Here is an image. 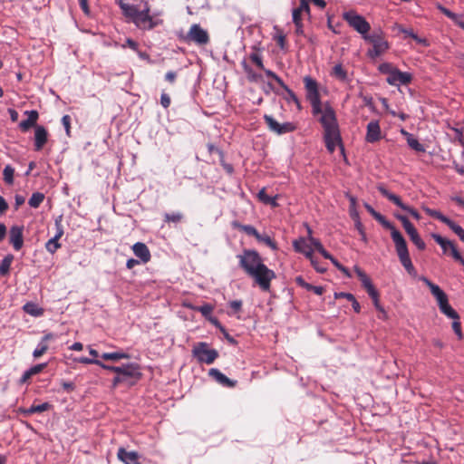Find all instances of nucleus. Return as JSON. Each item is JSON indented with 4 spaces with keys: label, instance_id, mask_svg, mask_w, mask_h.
<instances>
[{
    "label": "nucleus",
    "instance_id": "obj_18",
    "mask_svg": "<svg viewBox=\"0 0 464 464\" xmlns=\"http://www.w3.org/2000/svg\"><path fill=\"white\" fill-rule=\"evenodd\" d=\"M9 242L14 249L19 251L24 246V227L13 226L9 230Z\"/></svg>",
    "mask_w": 464,
    "mask_h": 464
},
{
    "label": "nucleus",
    "instance_id": "obj_29",
    "mask_svg": "<svg viewBox=\"0 0 464 464\" xmlns=\"http://www.w3.org/2000/svg\"><path fill=\"white\" fill-rule=\"evenodd\" d=\"M330 75L341 82H346L348 80L347 72L343 69L341 63L335 64L333 67Z\"/></svg>",
    "mask_w": 464,
    "mask_h": 464
},
{
    "label": "nucleus",
    "instance_id": "obj_59",
    "mask_svg": "<svg viewBox=\"0 0 464 464\" xmlns=\"http://www.w3.org/2000/svg\"><path fill=\"white\" fill-rule=\"evenodd\" d=\"M55 227H56V233L53 237L60 239L63 235V227L61 224L60 219L55 220Z\"/></svg>",
    "mask_w": 464,
    "mask_h": 464
},
{
    "label": "nucleus",
    "instance_id": "obj_23",
    "mask_svg": "<svg viewBox=\"0 0 464 464\" xmlns=\"http://www.w3.org/2000/svg\"><path fill=\"white\" fill-rule=\"evenodd\" d=\"M353 269H354V272L356 273L357 276L359 277L362 286L367 291L368 295H374V292L377 290L373 286L371 279L366 275V273L363 270H362L358 266H354Z\"/></svg>",
    "mask_w": 464,
    "mask_h": 464
},
{
    "label": "nucleus",
    "instance_id": "obj_7",
    "mask_svg": "<svg viewBox=\"0 0 464 464\" xmlns=\"http://www.w3.org/2000/svg\"><path fill=\"white\" fill-rule=\"evenodd\" d=\"M343 17L347 22L349 26H351L353 30L359 33L362 36V38H364V36H366L369 34V31L371 29L370 24L362 15L358 14L355 11L350 10L344 12L343 14Z\"/></svg>",
    "mask_w": 464,
    "mask_h": 464
},
{
    "label": "nucleus",
    "instance_id": "obj_61",
    "mask_svg": "<svg viewBox=\"0 0 464 464\" xmlns=\"http://www.w3.org/2000/svg\"><path fill=\"white\" fill-rule=\"evenodd\" d=\"M309 242L313 249H315L316 251H319L323 247V245L321 244L320 240L314 237H310Z\"/></svg>",
    "mask_w": 464,
    "mask_h": 464
},
{
    "label": "nucleus",
    "instance_id": "obj_31",
    "mask_svg": "<svg viewBox=\"0 0 464 464\" xmlns=\"http://www.w3.org/2000/svg\"><path fill=\"white\" fill-rule=\"evenodd\" d=\"M232 227L245 232L248 236L257 237L258 231L251 225H242L237 221H233Z\"/></svg>",
    "mask_w": 464,
    "mask_h": 464
},
{
    "label": "nucleus",
    "instance_id": "obj_63",
    "mask_svg": "<svg viewBox=\"0 0 464 464\" xmlns=\"http://www.w3.org/2000/svg\"><path fill=\"white\" fill-rule=\"evenodd\" d=\"M301 16H302V13L295 8L292 12V17H293L294 24L302 22Z\"/></svg>",
    "mask_w": 464,
    "mask_h": 464
},
{
    "label": "nucleus",
    "instance_id": "obj_51",
    "mask_svg": "<svg viewBox=\"0 0 464 464\" xmlns=\"http://www.w3.org/2000/svg\"><path fill=\"white\" fill-rule=\"evenodd\" d=\"M452 329L454 333L457 334L458 338L461 340L463 335L461 332L460 322L459 321V319H454V322L452 323Z\"/></svg>",
    "mask_w": 464,
    "mask_h": 464
},
{
    "label": "nucleus",
    "instance_id": "obj_4",
    "mask_svg": "<svg viewBox=\"0 0 464 464\" xmlns=\"http://www.w3.org/2000/svg\"><path fill=\"white\" fill-rule=\"evenodd\" d=\"M420 280L430 288L432 295L438 302L441 313L450 318L459 319L458 313L450 305L447 295L439 285H435L425 276H420Z\"/></svg>",
    "mask_w": 464,
    "mask_h": 464
},
{
    "label": "nucleus",
    "instance_id": "obj_6",
    "mask_svg": "<svg viewBox=\"0 0 464 464\" xmlns=\"http://www.w3.org/2000/svg\"><path fill=\"white\" fill-rule=\"evenodd\" d=\"M363 39L372 45V48L367 53L368 56L372 59L383 54L390 47L381 30L368 34Z\"/></svg>",
    "mask_w": 464,
    "mask_h": 464
},
{
    "label": "nucleus",
    "instance_id": "obj_36",
    "mask_svg": "<svg viewBox=\"0 0 464 464\" xmlns=\"http://www.w3.org/2000/svg\"><path fill=\"white\" fill-rule=\"evenodd\" d=\"M256 239L258 242L266 244L271 249L276 250L277 248L276 243L268 236V235H261L259 232Z\"/></svg>",
    "mask_w": 464,
    "mask_h": 464
},
{
    "label": "nucleus",
    "instance_id": "obj_15",
    "mask_svg": "<svg viewBox=\"0 0 464 464\" xmlns=\"http://www.w3.org/2000/svg\"><path fill=\"white\" fill-rule=\"evenodd\" d=\"M265 122L266 123L268 129L278 135L288 133L294 131L296 127L292 122H284L279 123L276 121L271 115H264Z\"/></svg>",
    "mask_w": 464,
    "mask_h": 464
},
{
    "label": "nucleus",
    "instance_id": "obj_50",
    "mask_svg": "<svg viewBox=\"0 0 464 464\" xmlns=\"http://www.w3.org/2000/svg\"><path fill=\"white\" fill-rule=\"evenodd\" d=\"M62 124L65 129L67 136L71 135V117L69 115H63L62 118Z\"/></svg>",
    "mask_w": 464,
    "mask_h": 464
},
{
    "label": "nucleus",
    "instance_id": "obj_40",
    "mask_svg": "<svg viewBox=\"0 0 464 464\" xmlns=\"http://www.w3.org/2000/svg\"><path fill=\"white\" fill-rule=\"evenodd\" d=\"M183 219V215L180 212H172L164 214V221L166 223H179Z\"/></svg>",
    "mask_w": 464,
    "mask_h": 464
},
{
    "label": "nucleus",
    "instance_id": "obj_32",
    "mask_svg": "<svg viewBox=\"0 0 464 464\" xmlns=\"http://www.w3.org/2000/svg\"><path fill=\"white\" fill-rule=\"evenodd\" d=\"M287 93V95L285 97V101L288 102V103H295L297 110L300 111L302 109V106H301V102L299 101V99L297 98V96L295 94V92L290 90L288 88V86L284 83V85L281 86Z\"/></svg>",
    "mask_w": 464,
    "mask_h": 464
},
{
    "label": "nucleus",
    "instance_id": "obj_48",
    "mask_svg": "<svg viewBox=\"0 0 464 464\" xmlns=\"http://www.w3.org/2000/svg\"><path fill=\"white\" fill-rule=\"evenodd\" d=\"M437 8L448 18L453 21H455L458 18V15L456 14H454L453 12H451L450 10H449L448 8L444 7L441 5H438Z\"/></svg>",
    "mask_w": 464,
    "mask_h": 464
},
{
    "label": "nucleus",
    "instance_id": "obj_17",
    "mask_svg": "<svg viewBox=\"0 0 464 464\" xmlns=\"http://www.w3.org/2000/svg\"><path fill=\"white\" fill-rule=\"evenodd\" d=\"M412 80V74L407 72H401L396 68L391 72V75L387 76V82L392 86L407 85Z\"/></svg>",
    "mask_w": 464,
    "mask_h": 464
},
{
    "label": "nucleus",
    "instance_id": "obj_16",
    "mask_svg": "<svg viewBox=\"0 0 464 464\" xmlns=\"http://www.w3.org/2000/svg\"><path fill=\"white\" fill-rule=\"evenodd\" d=\"M122 377L124 383L132 385L136 381L140 380L141 373L140 372V366L137 363L130 362L122 365L121 372L120 373Z\"/></svg>",
    "mask_w": 464,
    "mask_h": 464
},
{
    "label": "nucleus",
    "instance_id": "obj_24",
    "mask_svg": "<svg viewBox=\"0 0 464 464\" xmlns=\"http://www.w3.org/2000/svg\"><path fill=\"white\" fill-rule=\"evenodd\" d=\"M117 457L124 464H136L139 461V454L136 451H127L122 447L118 450Z\"/></svg>",
    "mask_w": 464,
    "mask_h": 464
},
{
    "label": "nucleus",
    "instance_id": "obj_43",
    "mask_svg": "<svg viewBox=\"0 0 464 464\" xmlns=\"http://www.w3.org/2000/svg\"><path fill=\"white\" fill-rule=\"evenodd\" d=\"M48 350V344L44 343H42L40 342L36 348L34 350L33 352V356L34 358H39L41 357L44 353H46V351Z\"/></svg>",
    "mask_w": 464,
    "mask_h": 464
},
{
    "label": "nucleus",
    "instance_id": "obj_35",
    "mask_svg": "<svg viewBox=\"0 0 464 464\" xmlns=\"http://www.w3.org/2000/svg\"><path fill=\"white\" fill-rule=\"evenodd\" d=\"M44 200V195L42 192H34L29 198L28 204L34 208H37Z\"/></svg>",
    "mask_w": 464,
    "mask_h": 464
},
{
    "label": "nucleus",
    "instance_id": "obj_30",
    "mask_svg": "<svg viewBox=\"0 0 464 464\" xmlns=\"http://www.w3.org/2000/svg\"><path fill=\"white\" fill-rule=\"evenodd\" d=\"M14 260V256L11 254L6 255L0 263V275L5 276L9 274L11 265Z\"/></svg>",
    "mask_w": 464,
    "mask_h": 464
},
{
    "label": "nucleus",
    "instance_id": "obj_5",
    "mask_svg": "<svg viewBox=\"0 0 464 464\" xmlns=\"http://www.w3.org/2000/svg\"><path fill=\"white\" fill-rule=\"evenodd\" d=\"M420 280L430 288L432 295L438 302L441 313L450 318L459 319L458 313L450 305L447 295L439 285H435L425 276H420Z\"/></svg>",
    "mask_w": 464,
    "mask_h": 464
},
{
    "label": "nucleus",
    "instance_id": "obj_8",
    "mask_svg": "<svg viewBox=\"0 0 464 464\" xmlns=\"http://www.w3.org/2000/svg\"><path fill=\"white\" fill-rule=\"evenodd\" d=\"M192 354L199 362L211 364L218 358V353L215 349H209L204 342L197 343L192 349Z\"/></svg>",
    "mask_w": 464,
    "mask_h": 464
},
{
    "label": "nucleus",
    "instance_id": "obj_22",
    "mask_svg": "<svg viewBox=\"0 0 464 464\" xmlns=\"http://www.w3.org/2000/svg\"><path fill=\"white\" fill-rule=\"evenodd\" d=\"M131 248L134 255L140 258L141 263L146 264L150 260L151 256L150 249L144 243L137 242Z\"/></svg>",
    "mask_w": 464,
    "mask_h": 464
},
{
    "label": "nucleus",
    "instance_id": "obj_10",
    "mask_svg": "<svg viewBox=\"0 0 464 464\" xmlns=\"http://www.w3.org/2000/svg\"><path fill=\"white\" fill-rule=\"evenodd\" d=\"M187 43H194L198 45H206L209 43V35L207 30L198 24H193L187 34L183 37Z\"/></svg>",
    "mask_w": 464,
    "mask_h": 464
},
{
    "label": "nucleus",
    "instance_id": "obj_33",
    "mask_svg": "<svg viewBox=\"0 0 464 464\" xmlns=\"http://www.w3.org/2000/svg\"><path fill=\"white\" fill-rule=\"evenodd\" d=\"M103 360L119 361L121 359H130V355L124 352L104 353L102 354Z\"/></svg>",
    "mask_w": 464,
    "mask_h": 464
},
{
    "label": "nucleus",
    "instance_id": "obj_3",
    "mask_svg": "<svg viewBox=\"0 0 464 464\" xmlns=\"http://www.w3.org/2000/svg\"><path fill=\"white\" fill-rule=\"evenodd\" d=\"M117 3L127 22L140 30H151L162 23L150 14V8L145 0H118Z\"/></svg>",
    "mask_w": 464,
    "mask_h": 464
},
{
    "label": "nucleus",
    "instance_id": "obj_39",
    "mask_svg": "<svg viewBox=\"0 0 464 464\" xmlns=\"http://www.w3.org/2000/svg\"><path fill=\"white\" fill-rule=\"evenodd\" d=\"M408 145L418 152H424L425 148L424 146L419 142V140L413 137V135H409V139H407Z\"/></svg>",
    "mask_w": 464,
    "mask_h": 464
},
{
    "label": "nucleus",
    "instance_id": "obj_37",
    "mask_svg": "<svg viewBox=\"0 0 464 464\" xmlns=\"http://www.w3.org/2000/svg\"><path fill=\"white\" fill-rule=\"evenodd\" d=\"M50 408H51V404L48 402H44V403L38 404V405H32L30 408H28L26 410V413H28V414L40 413V412L48 411Z\"/></svg>",
    "mask_w": 464,
    "mask_h": 464
},
{
    "label": "nucleus",
    "instance_id": "obj_54",
    "mask_svg": "<svg viewBox=\"0 0 464 464\" xmlns=\"http://www.w3.org/2000/svg\"><path fill=\"white\" fill-rule=\"evenodd\" d=\"M211 324H213L214 326H216L221 333H226V329L225 327L220 324V322L218 320V318L214 317V316H209L208 319H207Z\"/></svg>",
    "mask_w": 464,
    "mask_h": 464
},
{
    "label": "nucleus",
    "instance_id": "obj_44",
    "mask_svg": "<svg viewBox=\"0 0 464 464\" xmlns=\"http://www.w3.org/2000/svg\"><path fill=\"white\" fill-rule=\"evenodd\" d=\"M250 60L260 69H264L263 60L260 53L253 52L249 55Z\"/></svg>",
    "mask_w": 464,
    "mask_h": 464
},
{
    "label": "nucleus",
    "instance_id": "obj_58",
    "mask_svg": "<svg viewBox=\"0 0 464 464\" xmlns=\"http://www.w3.org/2000/svg\"><path fill=\"white\" fill-rule=\"evenodd\" d=\"M170 97L166 92H162L160 95V104L163 108L167 109L170 105Z\"/></svg>",
    "mask_w": 464,
    "mask_h": 464
},
{
    "label": "nucleus",
    "instance_id": "obj_49",
    "mask_svg": "<svg viewBox=\"0 0 464 464\" xmlns=\"http://www.w3.org/2000/svg\"><path fill=\"white\" fill-rule=\"evenodd\" d=\"M263 70L267 77H270L273 80H275L280 86L284 85V81L273 71L265 68Z\"/></svg>",
    "mask_w": 464,
    "mask_h": 464
},
{
    "label": "nucleus",
    "instance_id": "obj_27",
    "mask_svg": "<svg viewBox=\"0 0 464 464\" xmlns=\"http://www.w3.org/2000/svg\"><path fill=\"white\" fill-rule=\"evenodd\" d=\"M209 375L213 377L218 382L227 387H234L237 383V381L230 380L219 370L215 368L209 370Z\"/></svg>",
    "mask_w": 464,
    "mask_h": 464
},
{
    "label": "nucleus",
    "instance_id": "obj_47",
    "mask_svg": "<svg viewBox=\"0 0 464 464\" xmlns=\"http://www.w3.org/2000/svg\"><path fill=\"white\" fill-rule=\"evenodd\" d=\"M312 266H314V268L318 272V273H324L327 268L325 266H324L323 265H321L317 259L313 256L312 258H309Z\"/></svg>",
    "mask_w": 464,
    "mask_h": 464
},
{
    "label": "nucleus",
    "instance_id": "obj_25",
    "mask_svg": "<svg viewBox=\"0 0 464 464\" xmlns=\"http://www.w3.org/2000/svg\"><path fill=\"white\" fill-rule=\"evenodd\" d=\"M375 219L382 224L385 228H388L391 230V237L393 241V243H396V237H399L400 239H404L401 233L390 222L388 221L384 216L382 214H378Z\"/></svg>",
    "mask_w": 464,
    "mask_h": 464
},
{
    "label": "nucleus",
    "instance_id": "obj_34",
    "mask_svg": "<svg viewBox=\"0 0 464 464\" xmlns=\"http://www.w3.org/2000/svg\"><path fill=\"white\" fill-rule=\"evenodd\" d=\"M192 310L200 312L201 314L208 319L209 316L212 315V312L214 310V306L210 304H205L201 306H195V305H188Z\"/></svg>",
    "mask_w": 464,
    "mask_h": 464
},
{
    "label": "nucleus",
    "instance_id": "obj_28",
    "mask_svg": "<svg viewBox=\"0 0 464 464\" xmlns=\"http://www.w3.org/2000/svg\"><path fill=\"white\" fill-rule=\"evenodd\" d=\"M23 310L26 314H28L32 316H34V317L42 316L44 313V308H42L37 304L33 303V302H28V303L24 304L23 306Z\"/></svg>",
    "mask_w": 464,
    "mask_h": 464
},
{
    "label": "nucleus",
    "instance_id": "obj_52",
    "mask_svg": "<svg viewBox=\"0 0 464 464\" xmlns=\"http://www.w3.org/2000/svg\"><path fill=\"white\" fill-rule=\"evenodd\" d=\"M99 366L103 368V369H105V370H107V371L113 372L116 374H120L121 372V370H122V366L108 365V364L103 363L102 362H101V364Z\"/></svg>",
    "mask_w": 464,
    "mask_h": 464
},
{
    "label": "nucleus",
    "instance_id": "obj_62",
    "mask_svg": "<svg viewBox=\"0 0 464 464\" xmlns=\"http://www.w3.org/2000/svg\"><path fill=\"white\" fill-rule=\"evenodd\" d=\"M207 147H208V152H209V153H214V152H216V153H218V154L219 155V157H220L221 159H223V158H224V153H223V151H222V150H220L218 148H217L214 144H212V143H208V144L207 145Z\"/></svg>",
    "mask_w": 464,
    "mask_h": 464
},
{
    "label": "nucleus",
    "instance_id": "obj_12",
    "mask_svg": "<svg viewBox=\"0 0 464 464\" xmlns=\"http://www.w3.org/2000/svg\"><path fill=\"white\" fill-rule=\"evenodd\" d=\"M378 190L380 191V193L385 197L386 198H388L391 202H392L393 204H395L397 207H399L400 208H401L402 210L408 212L409 214H411V216L415 218L416 220H420V215L419 214V212L404 204L401 198L392 192H390L388 189H386L383 186H379L378 187Z\"/></svg>",
    "mask_w": 464,
    "mask_h": 464
},
{
    "label": "nucleus",
    "instance_id": "obj_26",
    "mask_svg": "<svg viewBox=\"0 0 464 464\" xmlns=\"http://www.w3.org/2000/svg\"><path fill=\"white\" fill-rule=\"evenodd\" d=\"M28 117L26 120L22 121L19 123V127L23 131H27L31 127L36 126V121L38 120L39 114L37 111H26L24 112Z\"/></svg>",
    "mask_w": 464,
    "mask_h": 464
},
{
    "label": "nucleus",
    "instance_id": "obj_20",
    "mask_svg": "<svg viewBox=\"0 0 464 464\" xmlns=\"http://www.w3.org/2000/svg\"><path fill=\"white\" fill-rule=\"evenodd\" d=\"M382 132L378 121H372L367 124L365 140L367 142L373 143L381 140Z\"/></svg>",
    "mask_w": 464,
    "mask_h": 464
},
{
    "label": "nucleus",
    "instance_id": "obj_11",
    "mask_svg": "<svg viewBox=\"0 0 464 464\" xmlns=\"http://www.w3.org/2000/svg\"><path fill=\"white\" fill-rule=\"evenodd\" d=\"M423 210L427 215L430 217L436 218L445 225H447L459 237V239L464 242V229L458 225L456 222L443 215L440 211L432 209L430 208H424Z\"/></svg>",
    "mask_w": 464,
    "mask_h": 464
},
{
    "label": "nucleus",
    "instance_id": "obj_64",
    "mask_svg": "<svg viewBox=\"0 0 464 464\" xmlns=\"http://www.w3.org/2000/svg\"><path fill=\"white\" fill-rule=\"evenodd\" d=\"M24 201H25L24 197H23L22 195L16 194L14 196V208H15V209H18V208L20 206H22L24 203Z\"/></svg>",
    "mask_w": 464,
    "mask_h": 464
},
{
    "label": "nucleus",
    "instance_id": "obj_45",
    "mask_svg": "<svg viewBox=\"0 0 464 464\" xmlns=\"http://www.w3.org/2000/svg\"><path fill=\"white\" fill-rule=\"evenodd\" d=\"M395 69H396V67H394L390 63H383L379 65V71L383 74H387L388 76H390L391 72H393Z\"/></svg>",
    "mask_w": 464,
    "mask_h": 464
},
{
    "label": "nucleus",
    "instance_id": "obj_57",
    "mask_svg": "<svg viewBox=\"0 0 464 464\" xmlns=\"http://www.w3.org/2000/svg\"><path fill=\"white\" fill-rule=\"evenodd\" d=\"M77 362H79L81 363H84V364H96L98 366L101 364L100 360L91 359V358H87V357H81V358L77 359Z\"/></svg>",
    "mask_w": 464,
    "mask_h": 464
},
{
    "label": "nucleus",
    "instance_id": "obj_21",
    "mask_svg": "<svg viewBox=\"0 0 464 464\" xmlns=\"http://www.w3.org/2000/svg\"><path fill=\"white\" fill-rule=\"evenodd\" d=\"M47 130L42 125H36L34 127V150L40 151L47 142Z\"/></svg>",
    "mask_w": 464,
    "mask_h": 464
},
{
    "label": "nucleus",
    "instance_id": "obj_41",
    "mask_svg": "<svg viewBox=\"0 0 464 464\" xmlns=\"http://www.w3.org/2000/svg\"><path fill=\"white\" fill-rule=\"evenodd\" d=\"M58 240L59 239L55 237H52L47 241L45 247L49 253L53 254L61 247V244Z\"/></svg>",
    "mask_w": 464,
    "mask_h": 464
},
{
    "label": "nucleus",
    "instance_id": "obj_55",
    "mask_svg": "<svg viewBox=\"0 0 464 464\" xmlns=\"http://www.w3.org/2000/svg\"><path fill=\"white\" fill-rule=\"evenodd\" d=\"M299 12L305 13L306 14H310V6H309V1H300L299 7L296 8Z\"/></svg>",
    "mask_w": 464,
    "mask_h": 464
},
{
    "label": "nucleus",
    "instance_id": "obj_9",
    "mask_svg": "<svg viewBox=\"0 0 464 464\" xmlns=\"http://www.w3.org/2000/svg\"><path fill=\"white\" fill-rule=\"evenodd\" d=\"M395 248L398 255V257L402 265V266L405 268V270L411 276H414L416 274L415 267L411 262V259L409 255V250L407 247V243L405 239H400L399 237H396V243Z\"/></svg>",
    "mask_w": 464,
    "mask_h": 464
},
{
    "label": "nucleus",
    "instance_id": "obj_2",
    "mask_svg": "<svg viewBox=\"0 0 464 464\" xmlns=\"http://www.w3.org/2000/svg\"><path fill=\"white\" fill-rule=\"evenodd\" d=\"M239 267L253 279L254 284L263 292H269L271 282L276 278V273L265 265L262 256L256 250L244 249L237 256Z\"/></svg>",
    "mask_w": 464,
    "mask_h": 464
},
{
    "label": "nucleus",
    "instance_id": "obj_14",
    "mask_svg": "<svg viewBox=\"0 0 464 464\" xmlns=\"http://www.w3.org/2000/svg\"><path fill=\"white\" fill-rule=\"evenodd\" d=\"M395 217L397 219H399L402 223V226H403L406 233L409 235L412 243L420 250H424L426 247L425 242L420 237L415 227L409 221V219L405 216L395 214Z\"/></svg>",
    "mask_w": 464,
    "mask_h": 464
},
{
    "label": "nucleus",
    "instance_id": "obj_60",
    "mask_svg": "<svg viewBox=\"0 0 464 464\" xmlns=\"http://www.w3.org/2000/svg\"><path fill=\"white\" fill-rule=\"evenodd\" d=\"M257 198L264 204H266V202L269 201L270 196L266 194L265 188L259 190L257 193Z\"/></svg>",
    "mask_w": 464,
    "mask_h": 464
},
{
    "label": "nucleus",
    "instance_id": "obj_13",
    "mask_svg": "<svg viewBox=\"0 0 464 464\" xmlns=\"http://www.w3.org/2000/svg\"><path fill=\"white\" fill-rule=\"evenodd\" d=\"M431 237L434 239V241L440 245L444 254H447L448 251L450 252L451 256L458 262H459L461 265H464V258L457 249L455 244L443 237H441L439 234H432Z\"/></svg>",
    "mask_w": 464,
    "mask_h": 464
},
{
    "label": "nucleus",
    "instance_id": "obj_42",
    "mask_svg": "<svg viewBox=\"0 0 464 464\" xmlns=\"http://www.w3.org/2000/svg\"><path fill=\"white\" fill-rule=\"evenodd\" d=\"M350 207L349 212L353 219H358L359 213L356 209V198L353 196H349Z\"/></svg>",
    "mask_w": 464,
    "mask_h": 464
},
{
    "label": "nucleus",
    "instance_id": "obj_1",
    "mask_svg": "<svg viewBox=\"0 0 464 464\" xmlns=\"http://www.w3.org/2000/svg\"><path fill=\"white\" fill-rule=\"evenodd\" d=\"M304 82L306 98L311 103L313 114H321L319 121L324 129V140L327 150L334 153L336 148H339L343 154L344 148L334 110L329 103L324 104V107L322 106L318 84L315 80L310 76H305Z\"/></svg>",
    "mask_w": 464,
    "mask_h": 464
},
{
    "label": "nucleus",
    "instance_id": "obj_56",
    "mask_svg": "<svg viewBox=\"0 0 464 464\" xmlns=\"http://www.w3.org/2000/svg\"><path fill=\"white\" fill-rule=\"evenodd\" d=\"M46 365H47V363H39V364H36V365L31 367L28 370L30 371L32 376H34L35 374L40 373L46 367Z\"/></svg>",
    "mask_w": 464,
    "mask_h": 464
},
{
    "label": "nucleus",
    "instance_id": "obj_19",
    "mask_svg": "<svg viewBox=\"0 0 464 464\" xmlns=\"http://www.w3.org/2000/svg\"><path fill=\"white\" fill-rule=\"evenodd\" d=\"M293 246L295 250L298 253H301L305 256V257L312 258L314 256V249L310 245L309 240L305 237H299L298 239L293 242Z\"/></svg>",
    "mask_w": 464,
    "mask_h": 464
},
{
    "label": "nucleus",
    "instance_id": "obj_53",
    "mask_svg": "<svg viewBox=\"0 0 464 464\" xmlns=\"http://www.w3.org/2000/svg\"><path fill=\"white\" fill-rule=\"evenodd\" d=\"M229 307L233 310V313L240 312L242 309L243 302L241 300H233L229 302Z\"/></svg>",
    "mask_w": 464,
    "mask_h": 464
},
{
    "label": "nucleus",
    "instance_id": "obj_38",
    "mask_svg": "<svg viewBox=\"0 0 464 464\" xmlns=\"http://www.w3.org/2000/svg\"><path fill=\"white\" fill-rule=\"evenodd\" d=\"M14 169L11 165H6L3 170L4 180L6 184L12 185L14 183Z\"/></svg>",
    "mask_w": 464,
    "mask_h": 464
},
{
    "label": "nucleus",
    "instance_id": "obj_46",
    "mask_svg": "<svg viewBox=\"0 0 464 464\" xmlns=\"http://www.w3.org/2000/svg\"><path fill=\"white\" fill-rule=\"evenodd\" d=\"M370 297L372 299L373 301V304L375 306V308L381 312L382 314V317L384 318L385 315H386V313L383 309V307L380 304V302H379V294H378V291H375L374 292V295H370Z\"/></svg>",
    "mask_w": 464,
    "mask_h": 464
}]
</instances>
